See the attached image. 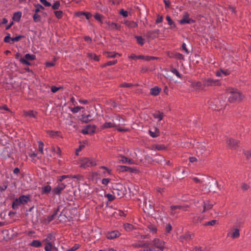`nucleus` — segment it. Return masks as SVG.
<instances>
[{
  "mask_svg": "<svg viewBox=\"0 0 251 251\" xmlns=\"http://www.w3.org/2000/svg\"><path fill=\"white\" fill-rule=\"evenodd\" d=\"M227 93L229 95L228 100L230 102L240 101L243 99L242 94L237 90L229 88L227 90Z\"/></svg>",
  "mask_w": 251,
  "mask_h": 251,
  "instance_id": "nucleus-1",
  "label": "nucleus"
},
{
  "mask_svg": "<svg viewBox=\"0 0 251 251\" xmlns=\"http://www.w3.org/2000/svg\"><path fill=\"white\" fill-rule=\"evenodd\" d=\"M30 201L29 195H22L15 199L12 203V208L17 209L21 205H25Z\"/></svg>",
  "mask_w": 251,
  "mask_h": 251,
  "instance_id": "nucleus-2",
  "label": "nucleus"
},
{
  "mask_svg": "<svg viewBox=\"0 0 251 251\" xmlns=\"http://www.w3.org/2000/svg\"><path fill=\"white\" fill-rule=\"evenodd\" d=\"M154 251H167L165 243L159 239L153 241V247L151 248Z\"/></svg>",
  "mask_w": 251,
  "mask_h": 251,
  "instance_id": "nucleus-3",
  "label": "nucleus"
},
{
  "mask_svg": "<svg viewBox=\"0 0 251 251\" xmlns=\"http://www.w3.org/2000/svg\"><path fill=\"white\" fill-rule=\"evenodd\" d=\"M96 165V161L88 158H84L80 160V166L82 168L86 169L89 167L95 166Z\"/></svg>",
  "mask_w": 251,
  "mask_h": 251,
  "instance_id": "nucleus-4",
  "label": "nucleus"
},
{
  "mask_svg": "<svg viewBox=\"0 0 251 251\" xmlns=\"http://www.w3.org/2000/svg\"><path fill=\"white\" fill-rule=\"evenodd\" d=\"M219 79H215L210 77L205 78L203 79V85L204 87L216 86L220 85Z\"/></svg>",
  "mask_w": 251,
  "mask_h": 251,
  "instance_id": "nucleus-5",
  "label": "nucleus"
},
{
  "mask_svg": "<svg viewBox=\"0 0 251 251\" xmlns=\"http://www.w3.org/2000/svg\"><path fill=\"white\" fill-rule=\"evenodd\" d=\"M183 210L184 211L186 210V208L185 207L180 205H173L171 206L170 208V214L174 217H176L179 213V211L180 210Z\"/></svg>",
  "mask_w": 251,
  "mask_h": 251,
  "instance_id": "nucleus-6",
  "label": "nucleus"
},
{
  "mask_svg": "<svg viewBox=\"0 0 251 251\" xmlns=\"http://www.w3.org/2000/svg\"><path fill=\"white\" fill-rule=\"evenodd\" d=\"M96 127L95 125H87L82 130L84 134H92L95 132Z\"/></svg>",
  "mask_w": 251,
  "mask_h": 251,
  "instance_id": "nucleus-7",
  "label": "nucleus"
},
{
  "mask_svg": "<svg viewBox=\"0 0 251 251\" xmlns=\"http://www.w3.org/2000/svg\"><path fill=\"white\" fill-rule=\"evenodd\" d=\"M194 22V21L193 19L189 18V14L187 12L184 13L183 18L179 21V23L181 25L191 24Z\"/></svg>",
  "mask_w": 251,
  "mask_h": 251,
  "instance_id": "nucleus-8",
  "label": "nucleus"
},
{
  "mask_svg": "<svg viewBox=\"0 0 251 251\" xmlns=\"http://www.w3.org/2000/svg\"><path fill=\"white\" fill-rule=\"evenodd\" d=\"M207 103L209 106V107L212 108L214 110H220L222 109V108L219 107V104H218V100H210L207 101Z\"/></svg>",
  "mask_w": 251,
  "mask_h": 251,
  "instance_id": "nucleus-9",
  "label": "nucleus"
},
{
  "mask_svg": "<svg viewBox=\"0 0 251 251\" xmlns=\"http://www.w3.org/2000/svg\"><path fill=\"white\" fill-rule=\"evenodd\" d=\"M55 240L56 239L54 235L51 233L48 234L46 238L43 241L45 242L46 244H53Z\"/></svg>",
  "mask_w": 251,
  "mask_h": 251,
  "instance_id": "nucleus-10",
  "label": "nucleus"
},
{
  "mask_svg": "<svg viewBox=\"0 0 251 251\" xmlns=\"http://www.w3.org/2000/svg\"><path fill=\"white\" fill-rule=\"evenodd\" d=\"M120 233L117 230H114L109 232L107 234V238L109 239H114L120 235Z\"/></svg>",
  "mask_w": 251,
  "mask_h": 251,
  "instance_id": "nucleus-11",
  "label": "nucleus"
},
{
  "mask_svg": "<svg viewBox=\"0 0 251 251\" xmlns=\"http://www.w3.org/2000/svg\"><path fill=\"white\" fill-rule=\"evenodd\" d=\"M193 234H191L190 232H187L184 235H180L179 237V239L181 242H184L191 240L193 238Z\"/></svg>",
  "mask_w": 251,
  "mask_h": 251,
  "instance_id": "nucleus-12",
  "label": "nucleus"
},
{
  "mask_svg": "<svg viewBox=\"0 0 251 251\" xmlns=\"http://www.w3.org/2000/svg\"><path fill=\"white\" fill-rule=\"evenodd\" d=\"M66 185L63 183H61L58 184L57 186L53 190V192L57 195H59L61 192L64 189Z\"/></svg>",
  "mask_w": 251,
  "mask_h": 251,
  "instance_id": "nucleus-13",
  "label": "nucleus"
},
{
  "mask_svg": "<svg viewBox=\"0 0 251 251\" xmlns=\"http://www.w3.org/2000/svg\"><path fill=\"white\" fill-rule=\"evenodd\" d=\"M23 114L25 117L36 118L37 113L33 110L24 111Z\"/></svg>",
  "mask_w": 251,
  "mask_h": 251,
  "instance_id": "nucleus-14",
  "label": "nucleus"
},
{
  "mask_svg": "<svg viewBox=\"0 0 251 251\" xmlns=\"http://www.w3.org/2000/svg\"><path fill=\"white\" fill-rule=\"evenodd\" d=\"M192 179L195 182H196V183L199 184V185L198 186L199 189L200 190L202 191L203 190L202 188L204 187V184H203L204 181H203V180L200 179L198 178L197 177H192Z\"/></svg>",
  "mask_w": 251,
  "mask_h": 251,
  "instance_id": "nucleus-15",
  "label": "nucleus"
},
{
  "mask_svg": "<svg viewBox=\"0 0 251 251\" xmlns=\"http://www.w3.org/2000/svg\"><path fill=\"white\" fill-rule=\"evenodd\" d=\"M227 143L231 149H235L238 145V141L232 138H229L227 141Z\"/></svg>",
  "mask_w": 251,
  "mask_h": 251,
  "instance_id": "nucleus-16",
  "label": "nucleus"
},
{
  "mask_svg": "<svg viewBox=\"0 0 251 251\" xmlns=\"http://www.w3.org/2000/svg\"><path fill=\"white\" fill-rule=\"evenodd\" d=\"M230 74V71L228 70H220V71L216 72V75L217 76L221 77L223 75L226 76Z\"/></svg>",
  "mask_w": 251,
  "mask_h": 251,
  "instance_id": "nucleus-17",
  "label": "nucleus"
},
{
  "mask_svg": "<svg viewBox=\"0 0 251 251\" xmlns=\"http://www.w3.org/2000/svg\"><path fill=\"white\" fill-rule=\"evenodd\" d=\"M213 204L211 203L209 201H206L203 202V211L202 212H204L207 210H208L212 208Z\"/></svg>",
  "mask_w": 251,
  "mask_h": 251,
  "instance_id": "nucleus-18",
  "label": "nucleus"
},
{
  "mask_svg": "<svg viewBox=\"0 0 251 251\" xmlns=\"http://www.w3.org/2000/svg\"><path fill=\"white\" fill-rule=\"evenodd\" d=\"M161 89L158 87V86H155L153 88H152L150 90V93L151 95L156 96L159 95Z\"/></svg>",
  "mask_w": 251,
  "mask_h": 251,
  "instance_id": "nucleus-19",
  "label": "nucleus"
},
{
  "mask_svg": "<svg viewBox=\"0 0 251 251\" xmlns=\"http://www.w3.org/2000/svg\"><path fill=\"white\" fill-rule=\"evenodd\" d=\"M94 118L92 117V116L90 114L88 115H82L81 120L83 122L87 123L91 121H92Z\"/></svg>",
  "mask_w": 251,
  "mask_h": 251,
  "instance_id": "nucleus-20",
  "label": "nucleus"
},
{
  "mask_svg": "<svg viewBox=\"0 0 251 251\" xmlns=\"http://www.w3.org/2000/svg\"><path fill=\"white\" fill-rule=\"evenodd\" d=\"M191 85L196 90H200L202 88V86H203V82L201 81L193 82Z\"/></svg>",
  "mask_w": 251,
  "mask_h": 251,
  "instance_id": "nucleus-21",
  "label": "nucleus"
},
{
  "mask_svg": "<svg viewBox=\"0 0 251 251\" xmlns=\"http://www.w3.org/2000/svg\"><path fill=\"white\" fill-rule=\"evenodd\" d=\"M120 161L122 162L123 163L128 164H132L134 162L132 159H129L124 156H121Z\"/></svg>",
  "mask_w": 251,
  "mask_h": 251,
  "instance_id": "nucleus-22",
  "label": "nucleus"
},
{
  "mask_svg": "<svg viewBox=\"0 0 251 251\" xmlns=\"http://www.w3.org/2000/svg\"><path fill=\"white\" fill-rule=\"evenodd\" d=\"M116 125L115 123L113 121L112 122H105L102 126V128H111L116 127Z\"/></svg>",
  "mask_w": 251,
  "mask_h": 251,
  "instance_id": "nucleus-23",
  "label": "nucleus"
},
{
  "mask_svg": "<svg viewBox=\"0 0 251 251\" xmlns=\"http://www.w3.org/2000/svg\"><path fill=\"white\" fill-rule=\"evenodd\" d=\"M153 116L155 119H158L159 121H161L164 117L163 113L160 112V111H156L153 114Z\"/></svg>",
  "mask_w": 251,
  "mask_h": 251,
  "instance_id": "nucleus-24",
  "label": "nucleus"
},
{
  "mask_svg": "<svg viewBox=\"0 0 251 251\" xmlns=\"http://www.w3.org/2000/svg\"><path fill=\"white\" fill-rule=\"evenodd\" d=\"M29 245L32 247L39 248L42 246V243L39 240H35L31 242Z\"/></svg>",
  "mask_w": 251,
  "mask_h": 251,
  "instance_id": "nucleus-25",
  "label": "nucleus"
},
{
  "mask_svg": "<svg viewBox=\"0 0 251 251\" xmlns=\"http://www.w3.org/2000/svg\"><path fill=\"white\" fill-rule=\"evenodd\" d=\"M125 24L126 25V26L130 28H135L138 26V24L136 23L133 21L130 22L126 21L125 22Z\"/></svg>",
  "mask_w": 251,
  "mask_h": 251,
  "instance_id": "nucleus-26",
  "label": "nucleus"
},
{
  "mask_svg": "<svg viewBox=\"0 0 251 251\" xmlns=\"http://www.w3.org/2000/svg\"><path fill=\"white\" fill-rule=\"evenodd\" d=\"M51 190V186L50 185H47L42 188V194H49Z\"/></svg>",
  "mask_w": 251,
  "mask_h": 251,
  "instance_id": "nucleus-27",
  "label": "nucleus"
},
{
  "mask_svg": "<svg viewBox=\"0 0 251 251\" xmlns=\"http://www.w3.org/2000/svg\"><path fill=\"white\" fill-rule=\"evenodd\" d=\"M108 27L110 29H119L120 26L115 23H108Z\"/></svg>",
  "mask_w": 251,
  "mask_h": 251,
  "instance_id": "nucleus-28",
  "label": "nucleus"
},
{
  "mask_svg": "<svg viewBox=\"0 0 251 251\" xmlns=\"http://www.w3.org/2000/svg\"><path fill=\"white\" fill-rule=\"evenodd\" d=\"M22 16V12H15L13 17V20L16 22H19Z\"/></svg>",
  "mask_w": 251,
  "mask_h": 251,
  "instance_id": "nucleus-29",
  "label": "nucleus"
},
{
  "mask_svg": "<svg viewBox=\"0 0 251 251\" xmlns=\"http://www.w3.org/2000/svg\"><path fill=\"white\" fill-rule=\"evenodd\" d=\"M240 236V231L238 228H235L233 230V232L231 233V237L232 238H237Z\"/></svg>",
  "mask_w": 251,
  "mask_h": 251,
  "instance_id": "nucleus-30",
  "label": "nucleus"
},
{
  "mask_svg": "<svg viewBox=\"0 0 251 251\" xmlns=\"http://www.w3.org/2000/svg\"><path fill=\"white\" fill-rule=\"evenodd\" d=\"M135 38H136L137 42L140 45L143 46L144 44L145 40H144V39H143L142 36H135Z\"/></svg>",
  "mask_w": 251,
  "mask_h": 251,
  "instance_id": "nucleus-31",
  "label": "nucleus"
},
{
  "mask_svg": "<svg viewBox=\"0 0 251 251\" xmlns=\"http://www.w3.org/2000/svg\"><path fill=\"white\" fill-rule=\"evenodd\" d=\"M129 59H144L145 58V56L143 55H136L134 54H132L130 56H128Z\"/></svg>",
  "mask_w": 251,
  "mask_h": 251,
  "instance_id": "nucleus-32",
  "label": "nucleus"
},
{
  "mask_svg": "<svg viewBox=\"0 0 251 251\" xmlns=\"http://www.w3.org/2000/svg\"><path fill=\"white\" fill-rule=\"evenodd\" d=\"M38 13L35 12L33 16V21L35 23L39 22L41 20V17L40 15H39Z\"/></svg>",
  "mask_w": 251,
  "mask_h": 251,
  "instance_id": "nucleus-33",
  "label": "nucleus"
},
{
  "mask_svg": "<svg viewBox=\"0 0 251 251\" xmlns=\"http://www.w3.org/2000/svg\"><path fill=\"white\" fill-rule=\"evenodd\" d=\"M60 132L59 131H48V134L52 137H55L58 136L59 135Z\"/></svg>",
  "mask_w": 251,
  "mask_h": 251,
  "instance_id": "nucleus-34",
  "label": "nucleus"
},
{
  "mask_svg": "<svg viewBox=\"0 0 251 251\" xmlns=\"http://www.w3.org/2000/svg\"><path fill=\"white\" fill-rule=\"evenodd\" d=\"M218 224V221L216 220H213L211 221L205 223L203 225L204 226H213Z\"/></svg>",
  "mask_w": 251,
  "mask_h": 251,
  "instance_id": "nucleus-35",
  "label": "nucleus"
},
{
  "mask_svg": "<svg viewBox=\"0 0 251 251\" xmlns=\"http://www.w3.org/2000/svg\"><path fill=\"white\" fill-rule=\"evenodd\" d=\"M117 54H118V53H115L114 52H104V55L108 58H114L116 56Z\"/></svg>",
  "mask_w": 251,
  "mask_h": 251,
  "instance_id": "nucleus-36",
  "label": "nucleus"
},
{
  "mask_svg": "<svg viewBox=\"0 0 251 251\" xmlns=\"http://www.w3.org/2000/svg\"><path fill=\"white\" fill-rule=\"evenodd\" d=\"M125 229L128 231H131L133 229V226L128 223H126L124 225Z\"/></svg>",
  "mask_w": 251,
  "mask_h": 251,
  "instance_id": "nucleus-37",
  "label": "nucleus"
},
{
  "mask_svg": "<svg viewBox=\"0 0 251 251\" xmlns=\"http://www.w3.org/2000/svg\"><path fill=\"white\" fill-rule=\"evenodd\" d=\"M36 8L34 10L35 12V13H39L40 12V10L42 9V10H44L45 9V8L41 4H36L35 5Z\"/></svg>",
  "mask_w": 251,
  "mask_h": 251,
  "instance_id": "nucleus-38",
  "label": "nucleus"
},
{
  "mask_svg": "<svg viewBox=\"0 0 251 251\" xmlns=\"http://www.w3.org/2000/svg\"><path fill=\"white\" fill-rule=\"evenodd\" d=\"M12 37H10V33H8L7 34V35L4 37V41L5 42V43H10V44H12Z\"/></svg>",
  "mask_w": 251,
  "mask_h": 251,
  "instance_id": "nucleus-39",
  "label": "nucleus"
},
{
  "mask_svg": "<svg viewBox=\"0 0 251 251\" xmlns=\"http://www.w3.org/2000/svg\"><path fill=\"white\" fill-rule=\"evenodd\" d=\"M88 56L90 58H91L92 59H94L95 61H99V57L96 54H95L94 53H89L88 54Z\"/></svg>",
  "mask_w": 251,
  "mask_h": 251,
  "instance_id": "nucleus-40",
  "label": "nucleus"
},
{
  "mask_svg": "<svg viewBox=\"0 0 251 251\" xmlns=\"http://www.w3.org/2000/svg\"><path fill=\"white\" fill-rule=\"evenodd\" d=\"M148 228H149V230H150V231L151 232H152L153 234L156 233L157 231V229H156L155 226H154V225H150L148 226Z\"/></svg>",
  "mask_w": 251,
  "mask_h": 251,
  "instance_id": "nucleus-41",
  "label": "nucleus"
},
{
  "mask_svg": "<svg viewBox=\"0 0 251 251\" xmlns=\"http://www.w3.org/2000/svg\"><path fill=\"white\" fill-rule=\"evenodd\" d=\"M44 144L43 142H38V150L41 154H43Z\"/></svg>",
  "mask_w": 251,
  "mask_h": 251,
  "instance_id": "nucleus-42",
  "label": "nucleus"
},
{
  "mask_svg": "<svg viewBox=\"0 0 251 251\" xmlns=\"http://www.w3.org/2000/svg\"><path fill=\"white\" fill-rule=\"evenodd\" d=\"M25 57L26 60H33L35 59V55L33 54H26Z\"/></svg>",
  "mask_w": 251,
  "mask_h": 251,
  "instance_id": "nucleus-43",
  "label": "nucleus"
},
{
  "mask_svg": "<svg viewBox=\"0 0 251 251\" xmlns=\"http://www.w3.org/2000/svg\"><path fill=\"white\" fill-rule=\"evenodd\" d=\"M117 62V60H113V61H108L107 63H105L104 65H103L102 67H104L108 66H112L115 65Z\"/></svg>",
  "mask_w": 251,
  "mask_h": 251,
  "instance_id": "nucleus-44",
  "label": "nucleus"
},
{
  "mask_svg": "<svg viewBox=\"0 0 251 251\" xmlns=\"http://www.w3.org/2000/svg\"><path fill=\"white\" fill-rule=\"evenodd\" d=\"M166 20L168 21V23L170 25H173V27H176V25L173 22V21L171 19L170 16H167L166 17Z\"/></svg>",
  "mask_w": 251,
  "mask_h": 251,
  "instance_id": "nucleus-45",
  "label": "nucleus"
},
{
  "mask_svg": "<svg viewBox=\"0 0 251 251\" xmlns=\"http://www.w3.org/2000/svg\"><path fill=\"white\" fill-rule=\"evenodd\" d=\"M172 227L170 223L167 224L165 227V233L166 234L169 233L170 231L172 230Z\"/></svg>",
  "mask_w": 251,
  "mask_h": 251,
  "instance_id": "nucleus-46",
  "label": "nucleus"
},
{
  "mask_svg": "<svg viewBox=\"0 0 251 251\" xmlns=\"http://www.w3.org/2000/svg\"><path fill=\"white\" fill-rule=\"evenodd\" d=\"M54 13L55 16L58 19H61L63 16V12L62 11H55Z\"/></svg>",
  "mask_w": 251,
  "mask_h": 251,
  "instance_id": "nucleus-47",
  "label": "nucleus"
},
{
  "mask_svg": "<svg viewBox=\"0 0 251 251\" xmlns=\"http://www.w3.org/2000/svg\"><path fill=\"white\" fill-rule=\"evenodd\" d=\"M104 196L106 197L110 201H113L115 198V196L111 194H105Z\"/></svg>",
  "mask_w": 251,
  "mask_h": 251,
  "instance_id": "nucleus-48",
  "label": "nucleus"
},
{
  "mask_svg": "<svg viewBox=\"0 0 251 251\" xmlns=\"http://www.w3.org/2000/svg\"><path fill=\"white\" fill-rule=\"evenodd\" d=\"M60 6V2L59 1H56L52 5V8L54 10L58 9Z\"/></svg>",
  "mask_w": 251,
  "mask_h": 251,
  "instance_id": "nucleus-49",
  "label": "nucleus"
},
{
  "mask_svg": "<svg viewBox=\"0 0 251 251\" xmlns=\"http://www.w3.org/2000/svg\"><path fill=\"white\" fill-rule=\"evenodd\" d=\"M150 135L152 137H156L158 136V132L157 131V129H155V131L151 130L149 131Z\"/></svg>",
  "mask_w": 251,
  "mask_h": 251,
  "instance_id": "nucleus-50",
  "label": "nucleus"
},
{
  "mask_svg": "<svg viewBox=\"0 0 251 251\" xmlns=\"http://www.w3.org/2000/svg\"><path fill=\"white\" fill-rule=\"evenodd\" d=\"M137 84H133L132 83H124L120 85L123 87H130L133 86H137Z\"/></svg>",
  "mask_w": 251,
  "mask_h": 251,
  "instance_id": "nucleus-51",
  "label": "nucleus"
},
{
  "mask_svg": "<svg viewBox=\"0 0 251 251\" xmlns=\"http://www.w3.org/2000/svg\"><path fill=\"white\" fill-rule=\"evenodd\" d=\"M53 244H46V246L45 247V250L46 251H51V249L53 247Z\"/></svg>",
  "mask_w": 251,
  "mask_h": 251,
  "instance_id": "nucleus-52",
  "label": "nucleus"
},
{
  "mask_svg": "<svg viewBox=\"0 0 251 251\" xmlns=\"http://www.w3.org/2000/svg\"><path fill=\"white\" fill-rule=\"evenodd\" d=\"M174 56L176 58H177L178 59L180 60H184V56L183 55L178 52H176Z\"/></svg>",
  "mask_w": 251,
  "mask_h": 251,
  "instance_id": "nucleus-53",
  "label": "nucleus"
},
{
  "mask_svg": "<svg viewBox=\"0 0 251 251\" xmlns=\"http://www.w3.org/2000/svg\"><path fill=\"white\" fill-rule=\"evenodd\" d=\"M28 155L33 160L35 158H37V159H39L40 158H41V156H38L37 154L34 152L29 153Z\"/></svg>",
  "mask_w": 251,
  "mask_h": 251,
  "instance_id": "nucleus-54",
  "label": "nucleus"
},
{
  "mask_svg": "<svg viewBox=\"0 0 251 251\" xmlns=\"http://www.w3.org/2000/svg\"><path fill=\"white\" fill-rule=\"evenodd\" d=\"M22 38H23V36H22V35L17 36L15 37H12V44L14 43V42H16L19 41Z\"/></svg>",
  "mask_w": 251,
  "mask_h": 251,
  "instance_id": "nucleus-55",
  "label": "nucleus"
},
{
  "mask_svg": "<svg viewBox=\"0 0 251 251\" xmlns=\"http://www.w3.org/2000/svg\"><path fill=\"white\" fill-rule=\"evenodd\" d=\"M172 72L175 74L177 77L179 78L181 77V74L178 72V71L176 69H173L172 70Z\"/></svg>",
  "mask_w": 251,
  "mask_h": 251,
  "instance_id": "nucleus-56",
  "label": "nucleus"
},
{
  "mask_svg": "<svg viewBox=\"0 0 251 251\" xmlns=\"http://www.w3.org/2000/svg\"><path fill=\"white\" fill-rule=\"evenodd\" d=\"M40 1L46 7H50L51 5V3L46 0H40Z\"/></svg>",
  "mask_w": 251,
  "mask_h": 251,
  "instance_id": "nucleus-57",
  "label": "nucleus"
},
{
  "mask_svg": "<svg viewBox=\"0 0 251 251\" xmlns=\"http://www.w3.org/2000/svg\"><path fill=\"white\" fill-rule=\"evenodd\" d=\"M81 108H83V107H80L79 106H76V107H75L72 108L71 111L74 113H76L80 111V110L81 109Z\"/></svg>",
  "mask_w": 251,
  "mask_h": 251,
  "instance_id": "nucleus-58",
  "label": "nucleus"
},
{
  "mask_svg": "<svg viewBox=\"0 0 251 251\" xmlns=\"http://www.w3.org/2000/svg\"><path fill=\"white\" fill-rule=\"evenodd\" d=\"M102 17L103 16L101 15L99 13L96 14L94 16V18H95V19L100 22H101V19Z\"/></svg>",
  "mask_w": 251,
  "mask_h": 251,
  "instance_id": "nucleus-59",
  "label": "nucleus"
},
{
  "mask_svg": "<svg viewBox=\"0 0 251 251\" xmlns=\"http://www.w3.org/2000/svg\"><path fill=\"white\" fill-rule=\"evenodd\" d=\"M163 17L162 16L158 15L157 19L155 21V23L158 24L159 23H162L163 21Z\"/></svg>",
  "mask_w": 251,
  "mask_h": 251,
  "instance_id": "nucleus-60",
  "label": "nucleus"
},
{
  "mask_svg": "<svg viewBox=\"0 0 251 251\" xmlns=\"http://www.w3.org/2000/svg\"><path fill=\"white\" fill-rule=\"evenodd\" d=\"M55 218L53 217V215H50L48 216L47 219H46V222L47 223L49 224L50 223L51 221H52L53 219H54Z\"/></svg>",
  "mask_w": 251,
  "mask_h": 251,
  "instance_id": "nucleus-61",
  "label": "nucleus"
},
{
  "mask_svg": "<svg viewBox=\"0 0 251 251\" xmlns=\"http://www.w3.org/2000/svg\"><path fill=\"white\" fill-rule=\"evenodd\" d=\"M156 157H158L157 158H154V161H155L157 162H161L162 161H165V159L164 157L160 155L156 156Z\"/></svg>",
  "mask_w": 251,
  "mask_h": 251,
  "instance_id": "nucleus-62",
  "label": "nucleus"
},
{
  "mask_svg": "<svg viewBox=\"0 0 251 251\" xmlns=\"http://www.w3.org/2000/svg\"><path fill=\"white\" fill-rule=\"evenodd\" d=\"M20 61L23 64H25V65H30V63L28 62V60H26L25 58H21L20 59Z\"/></svg>",
  "mask_w": 251,
  "mask_h": 251,
  "instance_id": "nucleus-63",
  "label": "nucleus"
},
{
  "mask_svg": "<svg viewBox=\"0 0 251 251\" xmlns=\"http://www.w3.org/2000/svg\"><path fill=\"white\" fill-rule=\"evenodd\" d=\"M139 251H154L151 248L149 247H146L143 248H142Z\"/></svg>",
  "mask_w": 251,
  "mask_h": 251,
  "instance_id": "nucleus-64",
  "label": "nucleus"
}]
</instances>
